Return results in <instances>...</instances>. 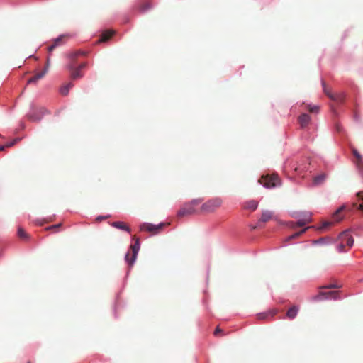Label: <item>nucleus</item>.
I'll return each instance as SVG.
<instances>
[{
  "mask_svg": "<svg viewBox=\"0 0 363 363\" xmlns=\"http://www.w3.org/2000/svg\"><path fill=\"white\" fill-rule=\"evenodd\" d=\"M338 241L337 250L340 252L345 251V247L346 246L351 248L354 244V239L351 235L350 230L342 232L338 236Z\"/></svg>",
  "mask_w": 363,
  "mask_h": 363,
  "instance_id": "f257e3e1",
  "label": "nucleus"
},
{
  "mask_svg": "<svg viewBox=\"0 0 363 363\" xmlns=\"http://www.w3.org/2000/svg\"><path fill=\"white\" fill-rule=\"evenodd\" d=\"M133 239L135 240V242L130 246V250L128 251L125 255V261L129 267H132L134 264L138 251L140 250L139 238L134 235Z\"/></svg>",
  "mask_w": 363,
  "mask_h": 363,
  "instance_id": "f03ea898",
  "label": "nucleus"
},
{
  "mask_svg": "<svg viewBox=\"0 0 363 363\" xmlns=\"http://www.w3.org/2000/svg\"><path fill=\"white\" fill-rule=\"evenodd\" d=\"M80 55H85V52L83 51H77L70 55L72 62L67 65V69L70 72L71 78L72 79H77L78 78L82 77L83 76L81 70L74 67V60Z\"/></svg>",
  "mask_w": 363,
  "mask_h": 363,
  "instance_id": "7ed1b4c3",
  "label": "nucleus"
},
{
  "mask_svg": "<svg viewBox=\"0 0 363 363\" xmlns=\"http://www.w3.org/2000/svg\"><path fill=\"white\" fill-rule=\"evenodd\" d=\"M222 205V200L220 198H213L205 202L201 207V212L211 213L216 211Z\"/></svg>",
  "mask_w": 363,
  "mask_h": 363,
  "instance_id": "20e7f679",
  "label": "nucleus"
},
{
  "mask_svg": "<svg viewBox=\"0 0 363 363\" xmlns=\"http://www.w3.org/2000/svg\"><path fill=\"white\" fill-rule=\"evenodd\" d=\"M202 202L201 199H194L191 202L184 205L182 208L178 211V216L183 217L189 216L196 212L195 206L199 205Z\"/></svg>",
  "mask_w": 363,
  "mask_h": 363,
  "instance_id": "39448f33",
  "label": "nucleus"
},
{
  "mask_svg": "<svg viewBox=\"0 0 363 363\" xmlns=\"http://www.w3.org/2000/svg\"><path fill=\"white\" fill-rule=\"evenodd\" d=\"M259 182L267 189L274 188L280 186V179L277 175H266L262 176Z\"/></svg>",
  "mask_w": 363,
  "mask_h": 363,
  "instance_id": "423d86ee",
  "label": "nucleus"
},
{
  "mask_svg": "<svg viewBox=\"0 0 363 363\" xmlns=\"http://www.w3.org/2000/svg\"><path fill=\"white\" fill-rule=\"evenodd\" d=\"M164 225V223L154 225L152 223H144L140 225V230L142 231H147L151 233L152 235H155L160 233Z\"/></svg>",
  "mask_w": 363,
  "mask_h": 363,
  "instance_id": "0eeeda50",
  "label": "nucleus"
},
{
  "mask_svg": "<svg viewBox=\"0 0 363 363\" xmlns=\"http://www.w3.org/2000/svg\"><path fill=\"white\" fill-rule=\"evenodd\" d=\"M69 38V35H61L53 40V43L48 48L49 52L54 50L57 46L63 45Z\"/></svg>",
  "mask_w": 363,
  "mask_h": 363,
  "instance_id": "6e6552de",
  "label": "nucleus"
},
{
  "mask_svg": "<svg viewBox=\"0 0 363 363\" xmlns=\"http://www.w3.org/2000/svg\"><path fill=\"white\" fill-rule=\"evenodd\" d=\"M323 91L330 99L335 101L341 102L343 100L344 96L341 94H333L331 91L326 86L324 81H322Z\"/></svg>",
  "mask_w": 363,
  "mask_h": 363,
  "instance_id": "1a4fd4ad",
  "label": "nucleus"
},
{
  "mask_svg": "<svg viewBox=\"0 0 363 363\" xmlns=\"http://www.w3.org/2000/svg\"><path fill=\"white\" fill-rule=\"evenodd\" d=\"M339 292L335 291H328V292H320L318 295L314 297L315 300L320 301L322 299H328V298H332V299H337Z\"/></svg>",
  "mask_w": 363,
  "mask_h": 363,
  "instance_id": "9d476101",
  "label": "nucleus"
},
{
  "mask_svg": "<svg viewBox=\"0 0 363 363\" xmlns=\"http://www.w3.org/2000/svg\"><path fill=\"white\" fill-rule=\"evenodd\" d=\"M152 8V4L148 0H142L135 5V9L143 13Z\"/></svg>",
  "mask_w": 363,
  "mask_h": 363,
  "instance_id": "9b49d317",
  "label": "nucleus"
},
{
  "mask_svg": "<svg viewBox=\"0 0 363 363\" xmlns=\"http://www.w3.org/2000/svg\"><path fill=\"white\" fill-rule=\"evenodd\" d=\"M45 110L40 108L39 110H35L33 113L28 114V118L32 121H38L44 114Z\"/></svg>",
  "mask_w": 363,
  "mask_h": 363,
  "instance_id": "f8f14e48",
  "label": "nucleus"
},
{
  "mask_svg": "<svg viewBox=\"0 0 363 363\" xmlns=\"http://www.w3.org/2000/svg\"><path fill=\"white\" fill-rule=\"evenodd\" d=\"M298 121L302 128L306 127L311 122V117L309 115L306 113L301 114L298 118Z\"/></svg>",
  "mask_w": 363,
  "mask_h": 363,
  "instance_id": "ddd939ff",
  "label": "nucleus"
},
{
  "mask_svg": "<svg viewBox=\"0 0 363 363\" xmlns=\"http://www.w3.org/2000/svg\"><path fill=\"white\" fill-rule=\"evenodd\" d=\"M48 72V67H45L43 71L35 74L33 77L30 78L28 84L36 83L39 79H42Z\"/></svg>",
  "mask_w": 363,
  "mask_h": 363,
  "instance_id": "4468645a",
  "label": "nucleus"
},
{
  "mask_svg": "<svg viewBox=\"0 0 363 363\" xmlns=\"http://www.w3.org/2000/svg\"><path fill=\"white\" fill-rule=\"evenodd\" d=\"M111 225L117 229L123 230L128 233H130V228L124 222L115 221L111 223Z\"/></svg>",
  "mask_w": 363,
  "mask_h": 363,
  "instance_id": "2eb2a0df",
  "label": "nucleus"
},
{
  "mask_svg": "<svg viewBox=\"0 0 363 363\" xmlns=\"http://www.w3.org/2000/svg\"><path fill=\"white\" fill-rule=\"evenodd\" d=\"M273 218V212L270 211H264L262 213V216L260 218V219L259 220L258 223H261V222H263V223H266L267 221H269V220H271L272 218Z\"/></svg>",
  "mask_w": 363,
  "mask_h": 363,
  "instance_id": "dca6fc26",
  "label": "nucleus"
},
{
  "mask_svg": "<svg viewBox=\"0 0 363 363\" xmlns=\"http://www.w3.org/2000/svg\"><path fill=\"white\" fill-rule=\"evenodd\" d=\"M310 222L309 219H300L296 223L290 222L288 226L291 228H296V227H303Z\"/></svg>",
  "mask_w": 363,
  "mask_h": 363,
  "instance_id": "f3484780",
  "label": "nucleus"
},
{
  "mask_svg": "<svg viewBox=\"0 0 363 363\" xmlns=\"http://www.w3.org/2000/svg\"><path fill=\"white\" fill-rule=\"evenodd\" d=\"M258 206V202L255 200H250L245 202L243 207L245 209L250 210L252 211H254L257 209Z\"/></svg>",
  "mask_w": 363,
  "mask_h": 363,
  "instance_id": "a211bd4d",
  "label": "nucleus"
},
{
  "mask_svg": "<svg viewBox=\"0 0 363 363\" xmlns=\"http://www.w3.org/2000/svg\"><path fill=\"white\" fill-rule=\"evenodd\" d=\"M298 310L299 308L297 306H293L288 310L286 313V317L291 320L295 318L296 316L297 315Z\"/></svg>",
  "mask_w": 363,
  "mask_h": 363,
  "instance_id": "6ab92c4d",
  "label": "nucleus"
},
{
  "mask_svg": "<svg viewBox=\"0 0 363 363\" xmlns=\"http://www.w3.org/2000/svg\"><path fill=\"white\" fill-rule=\"evenodd\" d=\"M344 207L342 206L339 208L333 215V222H339L342 219V216L340 215L341 212L342 211Z\"/></svg>",
  "mask_w": 363,
  "mask_h": 363,
  "instance_id": "aec40b11",
  "label": "nucleus"
},
{
  "mask_svg": "<svg viewBox=\"0 0 363 363\" xmlns=\"http://www.w3.org/2000/svg\"><path fill=\"white\" fill-rule=\"evenodd\" d=\"M113 35V31H105L101 34V38L99 40V42H106L108 40H109Z\"/></svg>",
  "mask_w": 363,
  "mask_h": 363,
  "instance_id": "412c9836",
  "label": "nucleus"
},
{
  "mask_svg": "<svg viewBox=\"0 0 363 363\" xmlns=\"http://www.w3.org/2000/svg\"><path fill=\"white\" fill-rule=\"evenodd\" d=\"M326 175L325 174H319L313 178V183L314 185H319L322 184L325 179Z\"/></svg>",
  "mask_w": 363,
  "mask_h": 363,
  "instance_id": "4be33fe9",
  "label": "nucleus"
},
{
  "mask_svg": "<svg viewBox=\"0 0 363 363\" xmlns=\"http://www.w3.org/2000/svg\"><path fill=\"white\" fill-rule=\"evenodd\" d=\"M73 86V84L69 82L67 84L63 86L60 89V93L62 95L66 96L68 93L69 89Z\"/></svg>",
  "mask_w": 363,
  "mask_h": 363,
  "instance_id": "5701e85b",
  "label": "nucleus"
},
{
  "mask_svg": "<svg viewBox=\"0 0 363 363\" xmlns=\"http://www.w3.org/2000/svg\"><path fill=\"white\" fill-rule=\"evenodd\" d=\"M311 227H307V228H303V230H300L299 232H297L296 233H294L293 235H290L289 237L287 238V240H292V239H295V238H298L301 235H302L303 233H304L308 228H310Z\"/></svg>",
  "mask_w": 363,
  "mask_h": 363,
  "instance_id": "b1692460",
  "label": "nucleus"
},
{
  "mask_svg": "<svg viewBox=\"0 0 363 363\" xmlns=\"http://www.w3.org/2000/svg\"><path fill=\"white\" fill-rule=\"evenodd\" d=\"M353 155L355 157V162L357 165L362 163V156L356 149H352Z\"/></svg>",
  "mask_w": 363,
  "mask_h": 363,
  "instance_id": "393cba45",
  "label": "nucleus"
},
{
  "mask_svg": "<svg viewBox=\"0 0 363 363\" xmlns=\"http://www.w3.org/2000/svg\"><path fill=\"white\" fill-rule=\"evenodd\" d=\"M18 235L21 239H22L23 240H26L28 239V235L26 233V232L22 228H18Z\"/></svg>",
  "mask_w": 363,
  "mask_h": 363,
  "instance_id": "a878e982",
  "label": "nucleus"
},
{
  "mask_svg": "<svg viewBox=\"0 0 363 363\" xmlns=\"http://www.w3.org/2000/svg\"><path fill=\"white\" fill-rule=\"evenodd\" d=\"M357 196L362 201V203L357 206V209L363 211V191L358 192Z\"/></svg>",
  "mask_w": 363,
  "mask_h": 363,
  "instance_id": "bb28decb",
  "label": "nucleus"
},
{
  "mask_svg": "<svg viewBox=\"0 0 363 363\" xmlns=\"http://www.w3.org/2000/svg\"><path fill=\"white\" fill-rule=\"evenodd\" d=\"M307 108L311 113H318L319 111V107L317 106L308 105Z\"/></svg>",
  "mask_w": 363,
  "mask_h": 363,
  "instance_id": "cd10ccee",
  "label": "nucleus"
},
{
  "mask_svg": "<svg viewBox=\"0 0 363 363\" xmlns=\"http://www.w3.org/2000/svg\"><path fill=\"white\" fill-rule=\"evenodd\" d=\"M333 224V222L325 221L323 223L320 229L323 230V229L328 228L330 227Z\"/></svg>",
  "mask_w": 363,
  "mask_h": 363,
  "instance_id": "c85d7f7f",
  "label": "nucleus"
},
{
  "mask_svg": "<svg viewBox=\"0 0 363 363\" xmlns=\"http://www.w3.org/2000/svg\"><path fill=\"white\" fill-rule=\"evenodd\" d=\"M328 238H322L319 240H313V243L314 244H322V243H325V240H327Z\"/></svg>",
  "mask_w": 363,
  "mask_h": 363,
  "instance_id": "c756f323",
  "label": "nucleus"
},
{
  "mask_svg": "<svg viewBox=\"0 0 363 363\" xmlns=\"http://www.w3.org/2000/svg\"><path fill=\"white\" fill-rule=\"evenodd\" d=\"M18 141V139H14L12 142L8 143L5 145L6 147H10L14 145Z\"/></svg>",
  "mask_w": 363,
  "mask_h": 363,
  "instance_id": "7c9ffc66",
  "label": "nucleus"
},
{
  "mask_svg": "<svg viewBox=\"0 0 363 363\" xmlns=\"http://www.w3.org/2000/svg\"><path fill=\"white\" fill-rule=\"evenodd\" d=\"M339 286L335 284H329L322 286V289H333V288H338Z\"/></svg>",
  "mask_w": 363,
  "mask_h": 363,
  "instance_id": "2f4dec72",
  "label": "nucleus"
},
{
  "mask_svg": "<svg viewBox=\"0 0 363 363\" xmlns=\"http://www.w3.org/2000/svg\"><path fill=\"white\" fill-rule=\"evenodd\" d=\"M267 316H268V313H259L257 315V318L259 319H265V318H267Z\"/></svg>",
  "mask_w": 363,
  "mask_h": 363,
  "instance_id": "473e14b6",
  "label": "nucleus"
},
{
  "mask_svg": "<svg viewBox=\"0 0 363 363\" xmlns=\"http://www.w3.org/2000/svg\"><path fill=\"white\" fill-rule=\"evenodd\" d=\"M62 225L61 223H59V224H57V225H53L52 226H50L48 228H46V230H50V229H55V228H60V226Z\"/></svg>",
  "mask_w": 363,
  "mask_h": 363,
  "instance_id": "72a5a7b5",
  "label": "nucleus"
},
{
  "mask_svg": "<svg viewBox=\"0 0 363 363\" xmlns=\"http://www.w3.org/2000/svg\"><path fill=\"white\" fill-rule=\"evenodd\" d=\"M86 66H87V63L86 62H83V63L80 64L77 67V68L79 69L80 70H82V69H84Z\"/></svg>",
  "mask_w": 363,
  "mask_h": 363,
  "instance_id": "f704fd0d",
  "label": "nucleus"
},
{
  "mask_svg": "<svg viewBox=\"0 0 363 363\" xmlns=\"http://www.w3.org/2000/svg\"><path fill=\"white\" fill-rule=\"evenodd\" d=\"M223 331L219 328V327H217L214 331V335L217 336L219 333H222Z\"/></svg>",
  "mask_w": 363,
  "mask_h": 363,
  "instance_id": "c9c22d12",
  "label": "nucleus"
},
{
  "mask_svg": "<svg viewBox=\"0 0 363 363\" xmlns=\"http://www.w3.org/2000/svg\"><path fill=\"white\" fill-rule=\"evenodd\" d=\"M108 217H109V216H98V217L96 218V220H97V221H101V220L105 219V218H108Z\"/></svg>",
  "mask_w": 363,
  "mask_h": 363,
  "instance_id": "e433bc0d",
  "label": "nucleus"
},
{
  "mask_svg": "<svg viewBox=\"0 0 363 363\" xmlns=\"http://www.w3.org/2000/svg\"><path fill=\"white\" fill-rule=\"evenodd\" d=\"M50 57H48L47 59V62H46V66H45V67H48V69L49 68V66H50Z\"/></svg>",
  "mask_w": 363,
  "mask_h": 363,
  "instance_id": "4c0bfd02",
  "label": "nucleus"
},
{
  "mask_svg": "<svg viewBox=\"0 0 363 363\" xmlns=\"http://www.w3.org/2000/svg\"><path fill=\"white\" fill-rule=\"evenodd\" d=\"M269 313L273 316L276 313H277V310H272L271 311L269 312Z\"/></svg>",
  "mask_w": 363,
  "mask_h": 363,
  "instance_id": "58836bf2",
  "label": "nucleus"
},
{
  "mask_svg": "<svg viewBox=\"0 0 363 363\" xmlns=\"http://www.w3.org/2000/svg\"><path fill=\"white\" fill-rule=\"evenodd\" d=\"M5 148H6V146H5V145H1V146H0V152H1V151H3Z\"/></svg>",
  "mask_w": 363,
  "mask_h": 363,
  "instance_id": "ea45409f",
  "label": "nucleus"
}]
</instances>
